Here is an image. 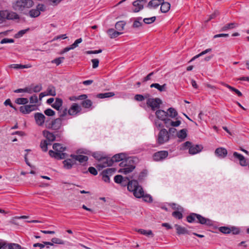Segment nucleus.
Returning a JSON list of instances; mask_svg holds the SVG:
<instances>
[{"mask_svg":"<svg viewBox=\"0 0 249 249\" xmlns=\"http://www.w3.org/2000/svg\"><path fill=\"white\" fill-rule=\"evenodd\" d=\"M186 220L190 223H197L209 226L213 225V222L212 220L194 213H191L187 216Z\"/></svg>","mask_w":249,"mask_h":249,"instance_id":"1","label":"nucleus"},{"mask_svg":"<svg viewBox=\"0 0 249 249\" xmlns=\"http://www.w3.org/2000/svg\"><path fill=\"white\" fill-rule=\"evenodd\" d=\"M63 120L57 118L51 121V118H47L46 122V127L48 129H51L54 131H58L61 129L60 132L63 131L64 129L61 128L63 126Z\"/></svg>","mask_w":249,"mask_h":249,"instance_id":"2","label":"nucleus"},{"mask_svg":"<svg viewBox=\"0 0 249 249\" xmlns=\"http://www.w3.org/2000/svg\"><path fill=\"white\" fill-rule=\"evenodd\" d=\"M34 5L33 0H17L12 4V7L15 11H23L24 9L30 8Z\"/></svg>","mask_w":249,"mask_h":249,"instance_id":"3","label":"nucleus"},{"mask_svg":"<svg viewBox=\"0 0 249 249\" xmlns=\"http://www.w3.org/2000/svg\"><path fill=\"white\" fill-rule=\"evenodd\" d=\"M182 149H189L190 155H195L201 152L203 149L201 144H193L192 142L187 141L182 144Z\"/></svg>","mask_w":249,"mask_h":249,"instance_id":"4","label":"nucleus"},{"mask_svg":"<svg viewBox=\"0 0 249 249\" xmlns=\"http://www.w3.org/2000/svg\"><path fill=\"white\" fill-rule=\"evenodd\" d=\"M121 161L122 162L120 163V166L124 167V168H121L118 171L119 173L127 174L131 172L135 168V166L134 165H129L131 161H133V160L131 158H126V157H125V159Z\"/></svg>","mask_w":249,"mask_h":249,"instance_id":"5","label":"nucleus"},{"mask_svg":"<svg viewBox=\"0 0 249 249\" xmlns=\"http://www.w3.org/2000/svg\"><path fill=\"white\" fill-rule=\"evenodd\" d=\"M19 18V16L14 12H10L8 10L0 11V24L6 21V20L17 19Z\"/></svg>","mask_w":249,"mask_h":249,"instance_id":"6","label":"nucleus"},{"mask_svg":"<svg viewBox=\"0 0 249 249\" xmlns=\"http://www.w3.org/2000/svg\"><path fill=\"white\" fill-rule=\"evenodd\" d=\"M139 183L136 180H130L127 186V190L129 192H133L134 196L138 198H140V189H139Z\"/></svg>","mask_w":249,"mask_h":249,"instance_id":"7","label":"nucleus"},{"mask_svg":"<svg viewBox=\"0 0 249 249\" xmlns=\"http://www.w3.org/2000/svg\"><path fill=\"white\" fill-rule=\"evenodd\" d=\"M169 135L168 132L165 128L161 129L158 136L157 142L159 144H162L169 141Z\"/></svg>","mask_w":249,"mask_h":249,"instance_id":"8","label":"nucleus"},{"mask_svg":"<svg viewBox=\"0 0 249 249\" xmlns=\"http://www.w3.org/2000/svg\"><path fill=\"white\" fill-rule=\"evenodd\" d=\"M162 104L161 100L159 98H148L146 100V105L148 107L151 108L153 111L158 109L160 107V105Z\"/></svg>","mask_w":249,"mask_h":249,"instance_id":"9","label":"nucleus"},{"mask_svg":"<svg viewBox=\"0 0 249 249\" xmlns=\"http://www.w3.org/2000/svg\"><path fill=\"white\" fill-rule=\"evenodd\" d=\"M232 157L234 158L233 160L236 162L235 160H237L239 161V164L242 166H246L248 164L247 160L242 155L237 152H234L233 153Z\"/></svg>","mask_w":249,"mask_h":249,"instance_id":"10","label":"nucleus"},{"mask_svg":"<svg viewBox=\"0 0 249 249\" xmlns=\"http://www.w3.org/2000/svg\"><path fill=\"white\" fill-rule=\"evenodd\" d=\"M36 124L38 126H42L44 124L46 125V122L47 118L41 113L36 112L34 114Z\"/></svg>","mask_w":249,"mask_h":249,"instance_id":"11","label":"nucleus"},{"mask_svg":"<svg viewBox=\"0 0 249 249\" xmlns=\"http://www.w3.org/2000/svg\"><path fill=\"white\" fill-rule=\"evenodd\" d=\"M168 152L167 151H160L154 154L153 158L155 161L162 160L167 157Z\"/></svg>","mask_w":249,"mask_h":249,"instance_id":"12","label":"nucleus"},{"mask_svg":"<svg viewBox=\"0 0 249 249\" xmlns=\"http://www.w3.org/2000/svg\"><path fill=\"white\" fill-rule=\"evenodd\" d=\"M82 110L80 106L76 103H73L68 110V114L71 116H75Z\"/></svg>","mask_w":249,"mask_h":249,"instance_id":"13","label":"nucleus"},{"mask_svg":"<svg viewBox=\"0 0 249 249\" xmlns=\"http://www.w3.org/2000/svg\"><path fill=\"white\" fill-rule=\"evenodd\" d=\"M36 109V105H26L19 107V111L24 114H29Z\"/></svg>","mask_w":249,"mask_h":249,"instance_id":"14","label":"nucleus"},{"mask_svg":"<svg viewBox=\"0 0 249 249\" xmlns=\"http://www.w3.org/2000/svg\"><path fill=\"white\" fill-rule=\"evenodd\" d=\"M141 198L142 200L148 203H151L153 202V199L152 196L148 194L145 193L141 186Z\"/></svg>","mask_w":249,"mask_h":249,"instance_id":"15","label":"nucleus"},{"mask_svg":"<svg viewBox=\"0 0 249 249\" xmlns=\"http://www.w3.org/2000/svg\"><path fill=\"white\" fill-rule=\"evenodd\" d=\"M70 157L72 158L75 162L76 161H78L81 163L87 162L89 159L87 156L82 155L71 154Z\"/></svg>","mask_w":249,"mask_h":249,"instance_id":"16","label":"nucleus"},{"mask_svg":"<svg viewBox=\"0 0 249 249\" xmlns=\"http://www.w3.org/2000/svg\"><path fill=\"white\" fill-rule=\"evenodd\" d=\"M162 2H163V0H151L146 7L149 9H156L161 5Z\"/></svg>","mask_w":249,"mask_h":249,"instance_id":"17","label":"nucleus"},{"mask_svg":"<svg viewBox=\"0 0 249 249\" xmlns=\"http://www.w3.org/2000/svg\"><path fill=\"white\" fill-rule=\"evenodd\" d=\"M43 134L49 142L51 143L55 140L56 136L52 132L45 130L43 131Z\"/></svg>","mask_w":249,"mask_h":249,"instance_id":"18","label":"nucleus"},{"mask_svg":"<svg viewBox=\"0 0 249 249\" xmlns=\"http://www.w3.org/2000/svg\"><path fill=\"white\" fill-rule=\"evenodd\" d=\"M102 163L98 164V166L101 168L106 167L107 166H112L113 164L111 159L109 158L103 157L102 160Z\"/></svg>","mask_w":249,"mask_h":249,"instance_id":"19","label":"nucleus"},{"mask_svg":"<svg viewBox=\"0 0 249 249\" xmlns=\"http://www.w3.org/2000/svg\"><path fill=\"white\" fill-rule=\"evenodd\" d=\"M175 227L176 229V232L177 233L178 235H181V234H190V231H188L186 228H185L184 227H182L179 225L178 224H175Z\"/></svg>","mask_w":249,"mask_h":249,"instance_id":"20","label":"nucleus"},{"mask_svg":"<svg viewBox=\"0 0 249 249\" xmlns=\"http://www.w3.org/2000/svg\"><path fill=\"white\" fill-rule=\"evenodd\" d=\"M3 249H27L25 248H22L20 245L16 243H8L3 242Z\"/></svg>","mask_w":249,"mask_h":249,"instance_id":"21","label":"nucleus"},{"mask_svg":"<svg viewBox=\"0 0 249 249\" xmlns=\"http://www.w3.org/2000/svg\"><path fill=\"white\" fill-rule=\"evenodd\" d=\"M228 154L226 149L223 147H219L215 149V154L221 158H225Z\"/></svg>","mask_w":249,"mask_h":249,"instance_id":"22","label":"nucleus"},{"mask_svg":"<svg viewBox=\"0 0 249 249\" xmlns=\"http://www.w3.org/2000/svg\"><path fill=\"white\" fill-rule=\"evenodd\" d=\"M63 163L65 169H71L73 165L76 164V162L72 158L71 159H67L63 161Z\"/></svg>","mask_w":249,"mask_h":249,"instance_id":"23","label":"nucleus"},{"mask_svg":"<svg viewBox=\"0 0 249 249\" xmlns=\"http://www.w3.org/2000/svg\"><path fill=\"white\" fill-rule=\"evenodd\" d=\"M126 155L124 153H121L115 154L111 159L113 163L114 162H118L124 160L125 159Z\"/></svg>","mask_w":249,"mask_h":249,"instance_id":"24","label":"nucleus"},{"mask_svg":"<svg viewBox=\"0 0 249 249\" xmlns=\"http://www.w3.org/2000/svg\"><path fill=\"white\" fill-rule=\"evenodd\" d=\"M155 114L156 117L162 121L167 117L168 112L164 111L163 110L159 109L156 111Z\"/></svg>","mask_w":249,"mask_h":249,"instance_id":"25","label":"nucleus"},{"mask_svg":"<svg viewBox=\"0 0 249 249\" xmlns=\"http://www.w3.org/2000/svg\"><path fill=\"white\" fill-rule=\"evenodd\" d=\"M171 5L168 2H165L163 0V2H162L160 5V10L161 12L165 13L169 11L170 9Z\"/></svg>","mask_w":249,"mask_h":249,"instance_id":"26","label":"nucleus"},{"mask_svg":"<svg viewBox=\"0 0 249 249\" xmlns=\"http://www.w3.org/2000/svg\"><path fill=\"white\" fill-rule=\"evenodd\" d=\"M237 26H238V24L235 22L228 23V24H227L225 25H224L223 27H222L221 28V29L220 30V32L226 31L228 30L233 29V28H235L236 27H237Z\"/></svg>","mask_w":249,"mask_h":249,"instance_id":"27","label":"nucleus"},{"mask_svg":"<svg viewBox=\"0 0 249 249\" xmlns=\"http://www.w3.org/2000/svg\"><path fill=\"white\" fill-rule=\"evenodd\" d=\"M107 33L111 38H116L122 34V33L120 32L119 31H117L113 28L108 29Z\"/></svg>","mask_w":249,"mask_h":249,"instance_id":"28","label":"nucleus"},{"mask_svg":"<svg viewBox=\"0 0 249 249\" xmlns=\"http://www.w3.org/2000/svg\"><path fill=\"white\" fill-rule=\"evenodd\" d=\"M131 10L134 13L139 12L140 11V0H136L133 2Z\"/></svg>","mask_w":249,"mask_h":249,"instance_id":"29","label":"nucleus"},{"mask_svg":"<svg viewBox=\"0 0 249 249\" xmlns=\"http://www.w3.org/2000/svg\"><path fill=\"white\" fill-rule=\"evenodd\" d=\"M221 84L223 86L227 87L229 89H230L231 91L234 92L239 97H241L242 96V93L237 89L234 88V87H232L229 85L225 83L224 82H221Z\"/></svg>","mask_w":249,"mask_h":249,"instance_id":"30","label":"nucleus"},{"mask_svg":"<svg viewBox=\"0 0 249 249\" xmlns=\"http://www.w3.org/2000/svg\"><path fill=\"white\" fill-rule=\"evenodd\" d=\"M63 104V101L61 99L57 98L55 99L54 103L52 105V107L57 110H59L60 107Z\"/></svg>","mask_w":249,"mask_h":249,"instance_id":"31","label":"nucleus"},{"mask_svg":"<svg viewBox=\"0 0 249 249\" xmlns=\"http://www.w3.org/2000/svg\"><path fill=\"white\" fill-rule=\"evenodd\" d=\"M53 148L55 151V152H62L66 150V147L62 146L61 144L59 143H54L53 144Z\"/></svg>","mask_w":249,"mask_h":249,"instance_id":"32","label":"nucleus"},{"mask_svg":"<svg viewBox=\"0 0 249 249\" xmlns=\"http://www.w3.org/2000/svg\"><path fill=\"white\" fill-rule=\"evenodd\" d=\"M187 130L186 128L181 129L177 133V136L181 139L184 140L187 136Z\"/></svg>","mask_w":249,"mask_h":249,"instance_id":"33","label":"nucleus"},{"mask_svg":"<svg viewBox=\"0 0 249 249\" xmlns=\"http://www.w3.org/2000/svg\"><path fill=\"white\" fill-rule=\"evenodd\" d=\"M167 117H170L172 118H176L178 115V112L176 110V109L173 107H170L168 109Z\"/></svg>","mask_w":249,"mask_h":249,"instance_id":"34","label":"nucleus"},{"mask_svg":"<svg viewBox=\"0 0 249 249\" xmlns=\"http://www.w3.org/2000/svg\"><path fill=\"white\" fill-rule=\"evenodd\" d=\"M45 246H47V248H49V246H53V244L50 242H43V244L35 243L33 245V247H38L40 248V249H42Z\"/></svg>","mask_w":249,"mask_h":249,"instance_id":"35","label":"nucleus"},{"mask_svg":"<svg viewBox=\"0 0 249 249\" xmlns=\"http://www.w3.org/2000/svg\"><path fill=\"white\" fill-rule=\"evenodd\" d=\"M150 87L151 88H155L157 89L159 91H163L165 90V89L166 87V85L165 84H164L161 86L158 83H153L151 85Z\"/></svg>","mask_w":249,"mask_h":249,"instance_id":"36","label":"nucleus"},{"mask_svg":"<svg viewBox=\"0 0 249 249\" xmlns=\"http://www.w3.org/2000/svg\"><path fill=\"white\" fill-rule=\"evenodd\" d=\"M115 94L112 92L102 93L98 94L97 95V97L101 99H103L113 96Z\"/></svg>","mask_w":249,"mask_h":249,"instance_id":"37","label":"nucleus"},{"mask_svg":"<svg viewBox=\"0 0 249 249\" xmlns=\"http://www.w3.org/2000/svg\"><path fill=\"white\" fill-rule=\"evenodd\" d=\"M10 67L15 69H19L23 68H29L31 67V65L13 64L10 65Z\"/></svg>","mask_w":249,"mask_h":249,"instance_id":"38","label":"nucleus"},{"mask_svg":"<svg viewBox=\"0 0 249 249\" xmlns=\"http://www.w3.org/2000/svg\"><path fill=\"white\" fill-rule=\"evenodd\" d=\"M51 144V143L49 142L47 140H43L41 142L40 146L43 151L46 152L48 150V145Z\"/></svg>","mask_w":249,"mask_h":249,"instance_id":"39","label":"nucleus"},{"mask_svg":"<svg viewBox=\"0 0 249 249\" xmlns=\"http://www.w3.org/2000/svg\"><path fill=\"white\" fill-rule=\"evenodd\" d=\"M212 49L211 48H209V49H207L206 50H205V51H202L201 53H199L197 55H196V56H194L189 62V63L190 62H192L193 61L195 60L196 59L198 58L199 57L203 55H204L205 54H206L207 53H208L212 51Z\"/></svg>","mask_w":249,"mask_h":249,"instance_id":"40","label":"nucleus"},{"mask_svg":"<svg viewBox=\"0 0 249 249\" xmlns=\"http://www.w3.org/2000/svg\"><path fill=\"white\" fill-rule=\"evenodd\" d=\"M82 106L85 108H89L92 106V102L89 99L83 100L81 103Z\"/></svg>","mask_w":249,"mask_h":249,"instance_id":"41","label":"nucleus"},{"mask_svg":"<svg viewBox=\"0 0 249 249\" xmlns=\"http://www.w3.org/2000/svg\"><path fill=\"white\" fill-rule=\"evenodd\" d=\"M47 95L54 96L56 95L55 88L53 86H49L47 89Z\"/></svg>","mask_w":249,"mask_h":249,"instance_id":"42","label":"nucleus"},{"mask_svg":"<svg viewBox=\"0 0 249 249\" xmlns=\"http://www.w3.org/2000/svg\"><path fill=\"white\" fill-rule=\"evenodd\" d=\"M28 102V99L26 98H18L15 100V103L18 105H26Z\"/></svg>","mask_w":249,"mask_h":249,"instance_id":"43","label":"nucleus"},{"mask_svg":"<svg viewBox=\"0 0 249 249\" xmlns=\"http://www.w3.org/2000/svg\"><path fill=\"white\" fill-rule=\"evenodd\" d=\"M29 14L32 18H36L40 15V12L36 8L32 9L29 11Z\"/></svg>","mask_w":249,"mask_h":249,"instance_id":"44","label":"nucleus"},{"mask_svg":"<svg viewBox=\"0 0 249 249\" xmlns=\"http://www.w3.org/2000/svg\"><path fill=\"white\" fill-rule=\"evenodd\" d=\"M125 23L124 21H120L117 22L115 24V28L118 31H122L124 29Z\"/></svg>","mask_w":249,"mask_h":249,"instance_id":"45","label":"nucleus"},{"mask_svg":"<svg viewBox=\"0 0 249 249\" xmlns=\"http://www.w3.org/2000/svg\"><path fill=\"white\" fill-rule=\"evenodd\" d=\"M49 155L53 158H55L57 160H60L59 157H60V152H54L52 150H50L49 151Z\"/></svg>","mask_w":249,"mask_h":249,"instance_id":"46","label":"nucleus"},{"mask_svg":"<svg viewBox=\"0 0 249 249\" xmlns=\"http://www.w3.org/2000/svg\"><path fill=\"white\" fill-rule=\"evenodd\" d=\"M219 231L224 234H229L231 233L230 227L222 226L218 228Z\"/></svg>","mask_w":249,"mask_h":249,"instance_id":"47","label":"nucleus"},{"mask_svg":"<svg viewBox=\"0 0 249 249\" xmlns=\"http://www.w3.org/2000/svg\"><path fill=\"white\" fill-rule=\"evenodd\" d=\"M156 19V17L155 16H154V17H152L151 18H144L143 19V21L145 24H151V23H153L154 22H155Z\"/></svg>","mask_w":249,"mask_h":249,"instance_id":"48","label":"nucleus"},{"mask_svg":"<svg viewBox=\"0 0 249 249\" xmlns=\"http://www.w3.org/2000/svg\"><path fill=\"white\" fill-rule=\"evenodd\" d=\"M141 234L145 235L148 237H153L154 234L151 230H145L141 229Z\"/></svg>","mask_w":249,"mask_h":249,"instance_id":"49","label":"nucleus"},{"mask_svg":"<svg viewBox=\"0 0 249 249\" xmlns=\"http://www.w3.org/2000/svg\"><path fill=\"white\" fill-rule=\"evenodd\" d=\"M172 215L174 217L178 219H181L183 217L182 213L177 211L173 212Z\"/></svg>","mask_w":249,"mask_h":249,"instance_id":"50","label":"nucleus"},{"mask_svg":"<svg viewBox=\"0 0 249 249\" xmlns=\"http://www.w3.org/2000/svg\"><path fill=\"white\" fill-rule=\"evenodd\" d=\"M116 172L114 168H107L103 170V173L107 174L109 177L112 176Z\"/></svg>","mask_w":249,"mask_h":249,"instance_id":"51","label":"nucleus"},{"mask_svg":"<svg viewBox=\"0 0 249 249\" xmlns=\"http://www.w3.org/2000/svg\"><path fill=\"white\" fill-rule=\"evenodd\" d=\"M53 244H60V245H63L65 244V241L63 240L58 238H53L52 239V242Z\"/></svg>","mask_w":249,"mask_h":249,"instance_id":"52","label":"nucleus"},{"mask_svg":"<svg viewBox=\"0 0 249 249\" xmlns=\"http://www.w3.org/2000/svg\"><path fill=\"white\" fill-rule=\"evenodd\" d=\"M231 233L232 234L236 235L240 233V230L238 228L235 226H231L230 227Z\"/></svg>","mask_w":249,"mask_h":249,"instance_id":"53","label":"nucleus"},{"mask_svg":"<svg viewBox=\"0 0 249 249\" xmlns=\"http://www.w3.org/2000/svg\"><path fill=\"white\" fill-rule=\"evenodd\" d=\"M64 59V57H58V58H56L54 59H53V60L52 61V63H54L57 66H58L59 65H60L62 61Z\"/></svg>","mask_w":249,"mask_h":249,"instance_id":"54","label":"nucleus"},{"mask_svg":"<svg viewBox=\"0 0 249 249\" xmlns=\"http://www.w3.org/2000/svg\"><path fill=\"white\" fill-rule=\"evenodd\" d=\"M130 180L127 177H125L123 178V179L122 180L120 184L122 186H127Z\"/></svg>","mask_w":249,"mask_h":249,"instance_id":"55","label":"nucleus"},{"mask_svg":"<svg viewBox=\"0 0 249 249\" xmlns=\"http://www.w3.org/2000/svg\"><path fill=\"white\" fill-rule=\"evenodd\" d=\"M29 30V28H27L25 30H22L19 31L17 34L15 35V37L18 38L22 36L23 35L27 33Z\"/></svg>","mask_w":249,"mask_h":249,"instance_id":"56","label":"nucleus"},{"mask_svg":"<svg viewBox=\"0 0 249 249\" xmlns=\"http://www.w3.org/2000/svg\"><path fill=\"white\" fill-rule=\"evenodd\" d=\"M44 113L48 116H53L55 115V112L51 108H48L44 111Z\"/></svg>","mask_w":249,"mask_h":249,"instance_id":"57","label":"nucleus"},{"mask_svg":"<svg viewBox=\"0 0 249 249\" xmlns=\"http://www.w3.org/2000/svg\"><path fill=\"white\" fill-rule=\"evenodd\" d=\"M162 121L166 127H169L171 126L172 120L168 118V117L163 119Z\"/></svg>","mask_w":249,"mask_h":249,"instance_id":"58","label":"nucleus"},{"mask_svg":"<svg viewBox=\"0 0 249 249\" xmlns=\"http://www.w3.org/2000/svg\"><path fill=\"white\" fill-rule=\"evenodd\" d=\"M67 113H68V110L66 108L64 109H63L62 112L61 111L59 112L58 118H61V119L63 120L64 117L67 115Z\"/></svg>","mask_w":249,"mask_h":249,"instance_id":"59","label":"nucleus"},{"mask_svg":"<svg viewBox=\"0 0 249 249\" xmlns=\"http://www.w3.org/2000/svg\"><path fill=\"white\" fill-rule=\"evenodd\" d=\"M4 105L5 106H9L13 108V109H14L15 110H17V108L13 106V105L12 104V103H11V100L10 99H6L5 102H4Z\"/></svg>","mask_w":249,"mask_h":249,"instance_id":"60","label":"nucleus"},{"mask_svg":"<svg viewBox=\"0 0 249 249\" xmlns=\"http://www.w3.org/2000/svg\"><path fill=\"white\" fill-rule=\"evenodd\" d=\"M123 178L124 177L122 176L118 175L114 177V180L115 182L120 184L122 180L123 179Z\"/></svg>","mask_w":249,"mask_h":249,"instance_id":"61","label":"nucleus"},{"mask_svg":"<svg viewBox=\"0 0 249 249\" xmlns=\"http://www.w3.org/2000/svg\"><path fill=\"white\" fill-rule=\"evenodd\" d=\"M101 174L102 175V179L105 182H110L109 176L107 174L103 173V171H102Z\"/></svg>","mask_w":249,"mask_h":249,"instance_id":"62","label":"nucleus"},{"mask_svg":"<svg viewBox=\"0 0 249 249\" xmlns=\"http://www.w3.org/2000/svg\"><path fill=\"white\" fill-rule=\"evenodd\" d=\"M42 85L38 84L34 87L32 89L33 91L34 92H38L42 90Z\"/></svg>","mask_w":249,"mask_h":249,"instance_id":"63","label":"nucleus"},{"mask_svg":"<svg viewBox=\"0 0 249 249\" xmlns=\"http://www.w3.org/2000/svg\"><path fill=\"white\" fill-rule=\"evenodd\" d=\"M30 102L31 104H36L38 102V98L36 95H34L30 97Z\"/></svg>","mask_w":249,"mask_h":249,"instance_id":"64","label":"nucleus"}]
</instances>
